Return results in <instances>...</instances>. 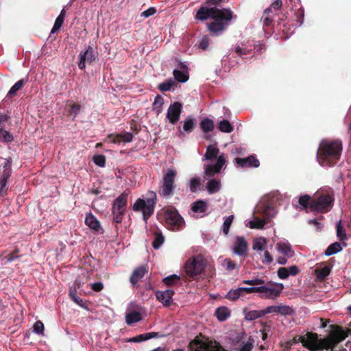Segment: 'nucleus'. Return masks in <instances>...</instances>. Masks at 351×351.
I'll return each mask as SVG.
<instances>
[{"label":"nucleus","mask_w":351,"mask_h":351,"mask_svg":"<svg viewBox=\"0 0 351 351\" xmlns=\"http://www.w3.org/2000/svg\"><path fill=\"white\" fill-rule=\"evenodd\" d=\"M214 159H216V162L204 165V173L207 177H213L216 174L220 173L222 168L226 164L225 154L220 152L219 149L216 145H209L206 147V151L202 158V160L212 161Z\"/></svg>","instance_id":"7ed1b4c3"},{"label":"nucleus","mask_w":351,"mask_h":351,"mask_svg":"<svg viewBox=\"0 0 351 351\" xmlns=\"http://www.w3.org/2000/svg\"><path fill=\"white\" fill-rule=\"evenodd\" d=\"M342 144L339 141H322L317 151V158L322 167H331L339 159Z\"/></svg>","instance_id":"f03ea898"},{"label":"nucleus","mask_w":351,"mask_h":351,"mask_svg":"<svg viewBox=\"0 0 351 351\" xmlns=\"http://www.w3.org/2000/svg\"><path fill=\"white\" fill-rule=\"evenodd\" d=\"M142 318L141 313L139 311L134 310L125 315V322L129 325L141 321Z\"/></svg>","instance_id":"a878e982"},{"label":"nucleus","mask_w":351,"mask_h":351,"mask_svg":"<svg viewBox=\"0 0 351 351\" xmlns=\"http://www.w3.org/2000/svg\"><path fill=\"white\" fill-rule=\"evenodd\" d=\"M12 160L10 158H6L3 165V172L1 176L10 178L12 174Z\"/></svg>","instance_id":"72a5a7b5"},{"label":"nucleus","mask_w":351,"mask_h":351,"mask_svg":"<svg viewBox=\"0 0 351 351\" xmlns=\"http://www.w3.org/2000/svg\"><path fill=\"white\" fill-rule=\"evenodd\" d=\"M255 212L257 214L262 215L263 217H254L252 220L248 221L246 226L252 229H263L265 225L269 222L270 219L276 215L275 209L268 205L257 206Z\"/></svg>","instance_id":"39448f33"},{"label":"nucleus","mask_w":351,"mask_h":351,"mask_svg":"<svg viewBox=\"0 0 351 351\" xmlns=\"http://www.w3.org/2000/svg\"><path fill=\"white\" fill-rule=\"evenodd\" d=\"M173 75L177 81L182 83L186 82L189 79L188 73L183 72L181 70H173Z\"/></svg>","instance_id":"a18cd8bd"},{"label":"nucleus","mask_w":351,"mask_h":351,"mask_svg":"<svg viewBox=\"0 0 351 351\" xmlns=\"http://www.w3.org/2000/svg\"><path fill=\"white\" fill-rule=\"evenodd\" d=\"M180 280V276L176 274L167 276L164 278V282L167 285H171L178 282Z\"/></svg>","instance_id":"052dcab7"},{"label":"nucleus","mask_w":351,"mask_h":351,"mask_svg":"<svg viewBox=\"0 0 351 351\" xmlns=\"http://www.w3.org/2000/svg\"><path fill=\"white\" fill-rule=\"evenodd\" d=\"M200 128L204 132H208L214 129V122L208 118H204L200 122Z\"/></svg>","instance_id":"f704fd0d"},{"label":"nucleus","mask_w":351,"mask_h":351,"mask_svg":"<svg viewBox=\"0 0 351 351\" xmlns=\"http://www.w3.org/2000/svg\"><path fill=\"white\" fill-rule=\"evenodd\" d=\"M243 283L255 287L256 285H263L265 283V281L261 278H254V279H252V280H243Z\"/></svg>","instance_id":"13d9d810"},{"label":"nucleus","mask_w":351,"mask_h":351,"mask_svg":"<svg viewBox=\"0 0 351 351\" xmlns=\"http://www.w3.org/2000/svg\"><path fill=\"white\" fill-rule=\"evenodd\" d=\"M44 324L41 321H36L34 324V332L37 335H43Z\"/></svg>","instance_id":"6e6d98bb"},{"label":"nucleus","mask_w":351,"mask_h":351,"mask_svg":"<svg viewBox=\"0 0 351 351\" xmlns=\"http://www.w3.org/2000/svg\"><path fill=\"white\" fill-rule=\"evenodd\" d=\"M242 292L241 287H239L235 289H231L228 291V293L226 294V298L230 300H236L238 298H239L241 296H242Z\"/></svg>","instance_id":"a19ab883"},{"label":"nucleus","mask_w":351,"mask_h":351,"mask_svg":"<svg viewBox=\"0 0 351 351\" xmlns=\"http://www.w3.org/2000/svg\"><path fill=\"white\" fill-rule=\"evenodd\" d=\"M10 178L0 176V198L4 197L8 193V180Z\"/></svg>","instance_id":"e433bc0d"},{"label":"nucleus","mask_w":351,"mask_h":351,"mask_svg":"<svg viewBox=\"0 0 351 351\" xmlns=\"http://www.w3.org/2000/svg\"><path fill=\"white\" fill-rule=\"evenodd\" d=\"M176 173L177 172L173 168H169L164 172L160 189L159 191L160 195L164 197H168L173 195L175 189L174 180Z\"/></svg>","instance_id":"6e6552de"},{"label":"nucleus","mask_w":351,"mask_h":351,"mask_svg":"<svg viewBox=\"0 0 351 351\" xmlns=\"http://www.w3.org/2000/svg\"><path fill=\"white\" fill-rule=\"evenodd\" d=\"M343 338V332L339 330L331 333L326 339H319L317 334L308 332L302 336H295L291 341L292 346L300 342L311 351L332 350L337 343Z\"/></svg>","instance_id":"f257e3e1"},{"label":"nucleus","mask_w":351,"mask_h":351,"mask_svg":"<svg viewBox=\"0 0 351 351\" xmlns=\"http://www.w3.org/2000/svg\"><path fill=\"white\" fill-rule=\"evenodd\" d=\"M176 69L174 70H181L183 72L188 73V65L186 62H181L178 60H176Z\"/></svg>","instance_id":"680f3d73"},{"label":"nucleus","mask_w":351,"mask_h":351,"mask_svg":"<svg viewBox=\"0 0 351 351\" xmlns=\"http://www.w3.org/2000/svg\"><path fill=\"white\" fill-rule=\"evenodd\" d=\"M330 272V268L328 266H324L315 270L316 276L318 279H324Z\"/></svg>","instance_id":"c03bdc74"},{"label":"nucleus","mask_w":351,"mask_h":351,"mask_svg":"<svg viewBox=\"0 0 351 351\" xmlns=\"http://www.w3.org/2000/svg\"><path fill=\"white\" fill-rule=\"evenodd\" d=\"M173 84V82L172 80H169L167 82H162L158 85V88L161 91H168L169 90Z\"/></svg>","instance_id":"4d7b16f0"},{"label":"nucleus","mask_w":351,"mask_h":351,"mask_svg":"<svg viewBox=\"0 0 351 351\" xmlns=\"http://www.w3.org/2000/svg\"><path fill=\"white\" fill-rule=\"evenodd\" d=\"M128 194L125 193H121L114 199L112 207V214L115 223H121L126 210Z\"/></svg>","instance_id":"1a4fd4ad"},{"label":"nucleus","mask_w":351,"mask_h":351,"mask_svg":"<svg viewBox=\"0 0 351 351\" xmlns=\"http://www.w3.org/2000/svg\"><path fill=\"white\" fill-rule=\"evenodd\" d=\"M173 291L171 289H167L162 291H157L156 296L157 299L165 306H169L172 302V297Z\"/></svg>","instance_id":"412c9836"},{"label":"nucleus","mask_w":351,"mask_h":351,"mask_svg":"<svg viewBox=\"0 0 351 351\" xmlns=\"http://www.w3.org/2000/svg\"><path fill=\"white\" fill-rule=\"evenodd\" d=\"M147 269L144 266L136 268L132 273L130 277V282L134 285H136L146 274Z\"/></svg>","instance_id":"b1692460"},{"label":"nucleus","mask_w":351,"mask_h":351,"mask_svg":"<svg viewBox=\"0 0 351 351\" xmlns=\"http://www.w3.org/2000/svg\"><path fill=\"white\" fill-rule=\"evenodd\" d=\"M336 232L337 238L344 243L347 239V234L345 228L342 226L341 220H339L336 224ZM343 246H346V244L343 243Z\"/></svg>","instance_id":"c756f323"},{"label":"nucleus","mask_w":351,"mask_h":351,"mask_svg":"<svg viewBox=\"0 0 351 351\" xmlns=\"http://www.w3.org/2000/svg\"><path fill=\"white\" fill-rule=\"evenodd\" d=\"M195 124H196L195 119L191 115L188 116L184 121L183 130L185 132L189 133L193 130Z\"/></svg>","instance_id":"2f4dec72"},{"label":"nucleus","mask_w":351,"mask_h":351,"mask_svg":"<svg viewBox=\"0 0 351 351\" xmlns=\"http://www.w3.org/2000/svg\"><path fill=\"white\" fill-rule=\"evenodd\" d=\"M265 315L263 311H250L245 313V317L246 319L252 321L258 319Z\"/></svg>","instance_id":"37998d69"},{"label":"nucleus","mask_w":351,"mask_h":351,"mask_svg":"<svg viewBox=\"0 0 351 351\" xmlns=\"http://www.w3.org/2000/svg\"><path fill=\"white\" fill-rule=\"evenodd\" d=\"M156 10L154 7H150L147 10L143 11L141 16L144 18H148L151 16H153L154 14H156Z\"/></svg>","instance_id":"0e129e2a"},{"label":"nucleus","mask_w":351,"mask_h":351,"mask_svg":"<svg viewBox=\"0 0 351 351\" xmlns=\"http://www.w3.org/2000/svg\"><path fill=\"white\" fill-rule=\"evenodd\" d=\"M258 255L263 264L269 265L273 262V256L267 249L262 254H258Z\"/></svg>","instance_id":"79ce46f5"},{"label":"nucleus","mask_w":351,"mask_h":351,"mask_svg":"<svg viewBox=\"0 0 351 351\" xmlns=\"http://www.w3.org/2000/svg\"><path fill=\"white\" fill-rule=\"evenodd\" d=\"M311 197L308 195H302L299 197L298 203L302 206V208H307L311 204Z\"/></svg>","instance_id":"3c124183"},{"label":"nucleus","mask_w":351,"mask_h":351,"mask_svg":"<svg viewBox=\"0 0 351 351\" xmlns=\"http://www.w3.org/2000/svg\"><path fill=\"white\" fill-rule=\"evenodd\" d=\"M273 19L274 14L271 8H267L264 10L263 15L261 21L263 26H268L271 23Z\"/></svg>","instance_id":"c85d7f7f"},{"label":"nucleus","mask_w":351,"mask_h":351,"mask_svg":"<svg viewBox=\"0 0 351 351\" xmlns=\"http://www.w3.org/2000/svg\"><path fill=\"white\" fill-rule=\"evenodd\" d=\"M163 104H164L163 98L160 95H157L155 97L154 101L153 104V109L156 112L157 114H160L162 112Z\"/></svg>","instance_id":"4c0bfd02"},{"label":"nucleus","mask_w":351,"mask_h":351,"mask_svg":"<svg viewBox=\"0 0 351 351\" xmlns=\"http://www.w3.org/2000/svg\"><path fill=\"white\" fill-rule=\"evenodd\" d=\"M218 128L222 132L230 133L233 130V126L229 121L223 119L219 123Z\"/></svg>","instance_id":"c9c22d12"},{"label":"nucleus","mask_w":351,"mask_h":351,"mask_svg":"<svg viewBox=\"0 0 351 351\" xmlns=\"http://www.w3.org/2000/svg\"><path fill=\"white\" fill-rule=\"evenodd\" d=\"M293 309L289 306L287 305H278V313L283 315H290L293 313Z\"/></svg>","instance_id":"de8ad7c7"},{"label":"nucleus","mask_w":351,"mask_h":351,"mask_svg":"<svg viewBox=\"0 0 351 351\" xmlns=\"http://www.w3.org/2000/svg\"><path fill=\"white\" fill-rule=\"evenodd\" d=\"M234 219V215H231L230 216L224 217V221L222 224L221 228L223 233L224 235H228L229 232L230 228L232 223Z\"/></svg>","instance_id":"58836bf2"},{"label":"nucleus","mask_w":351,"mask_h":351,"mask_svg":"<svg viewBox=\"0 0 351 351\" xmlns=\"http://www.w3.org/2000/svg\"><path fill=\"white\" fill-rule=\"evenodd\" d=\"M276 251L282 254L277 258V263L281 265H286L287 260L295 256V252L291 243L286 239L278 241L276 245Z\"/></svg>","instance_id":"9b49d317"},{"label":"nucleus","mask_w":351,"mask_h":351,"mask_svg":"<svg viewBox=\"0 0 351 351\" xmlns=\"http://www.w3.org/2000/svg\"><path fill=\"white\" fill-rule=\"evenodd\" d=\"M267 245V240L263 237H259L254 239L252 244V250L255 251L257 254H262L266 250Z\"/></svg>","instance_id":"4be33fe9"},{"label":"nucleus","mask_w":351,"mask_h":351,"mask_svg":"<svg viewBox=\"0 0 351 351\" xmlns=\"http://www.w3.org/2000/svg\"><path fill=\"white\" fill-rule=\"evenodd\" d=\"M333 198L330 195H324L311 201L310 210L321 213L328 212L332 206Z\"/></svg>","instance_id":"ddd939ff"},{"label":"nucleus","mask_w":351,"mask_h":351,"mask_svg":"<svg viewBox=\"0 0 351 351\" xmlns=\"http://www.w3.org/2000/svg\"><path fill=\"white\" fill-rule=\"evenodd\" d=\"M64 19L62 18V16H58L54 23L53 27L52 29L51 30V34L56 33L57 31H58L60 27H62Z\"/></svg>","instance_id":"864d4df0"},{"label":"nucleus","mask_w":351,"mask_h":351,"mask_svg":"<svg viewBox=\"0 0 351 351\" xmlns=\"http://www.w3.org/2000/svg\"><path fill=\"white\" fill-rule=\"evenodd\" d=\"M191 209L194 213L203 215L206 210V203L203 200H197L191 204Z\"/></svg>","instance_id":"bb28decb"},{"label":"nucleus","mask_w":351,"mask_h":351,"mask_svg":"<svg viewBox=\"0 0 351 351\" xmlns=\"http://www.w3.org/2000/svg\"><path fill=\"white\" fill-rule=\"evenodd\" d=\"M93 160V162L98 167H104L106 165V157L102 154L94 156Z\"/></svg>","instance_id":"603ef678"},{"label":"nucleus","mask_w":351,"mask_h":351,"mask_svg":"<svg viewBox=\"0 0 351 351\" xmlns=\"http://www.w3.org/2000/svg\"><path fill=\"white\" fill-rule=\"evenodd\" d=\"M165 218L168 228L172 230H179L184 227V219L175 209H167L165 212Z\"/></svg>","instance_id":"f8f14e48"},{"label":"nucleus","mask_w":351,"mask_h":351,"mask_svg":"<svg viewBox=\"0 0 351 351\" xmlns=\"http://www.w3.org/2000/svg\"><path fill=\"white\" fill-rule=\"evenodd\" d=\"M278 276L281 279H286L289 276V274H288V268L287 267H280L278 270Z\"/></svg>","instance_id":"69168bd1"},{"label":"nucleus","mask_w":351,"mask_h":351,"mask_svg":"<svg viewBox=\"0 0 351 351\" xmlns=\"http://www.w3.org/2000/svg\"><path fill=\"white\" fill-rule=\"evenodd\" d=\"M85 223L90 228L96 232H99L101 229L100 223L91 213H88L86 215Z\"/></svg>","instance_id":"5701e85b"},{"label":"nucleus","mask_w":351,"mask_h":351,"mask_svg":"<svg viewBox=\"0 0 351 351\" xmlns=\"http://www.w3.org/2000/svg\"><path fill=\"white\" fill-rule=\"evenodd\" d=\"M16 258H18V256L14 254H10V255H9L8 256H5V257H0V258L1 259L2 264H4V265H6V264L13 261Z\"/></svg>","instance_id":"774afa93"},{"label":"nucleus","mask_w":351,"mask_h":351,"mask_svg":"<svg viewBox=\"0 0 351 351\" xmlns=\"http://www.w3.org/2000/svg\"><path fill=\"white\" fill-rule=\"evenodd\" d=\"M200 178L199 177H194L190 180L189 189L192 193L197 192L199 188Z\"/></svg>","instance_id":"49530a36"},{"label":"nucleus","mask_w":351,"mask_h":351,"mask_svg":"<svg viewBox=\"0 0 351 351\" xmlns=\"http://www.w3.org/2000/svg\"><path fill=\"white\" fill-rule=\"evenodd\" d=\"M307 222L309 225L313 226L317 231H320L324 227L323 223L318 219H309Z\"/></svg>","instance_id":"bf43d9fd"},{"label":"nucleus","mask_w":351,"mask_h":351,"mask_svg":"<svg viewBox=\"0 0 351 351\" xmlns=\"http://www.w3.org/2000/svg\"><path fill=\"white\" fill-rule=\"evenodd\" d=\"M254 344V340L249 337L246 340H243L241 341L239 348L238 351H252Z\"/></svg>","instance_id":"473e14b6"},{"label":"nucleus","mask_w":351,"mask_h":351,"mask_svg":"<svg viewBox=\"0 0 351 351\" xmlns=\"http://www.w3.org/2000/svg\"><path fill=\"white\" fill-rule=\"evenodd\" d=\"M97 51L91 46H88L84 51L80 52L79 55L78 67L83 70L86 64H91L97 58Z\"/></svg>","instance_id":"2eb2a0df"},{"label":"nucleus","mask_w":351,"mask_h":351,"mask_svg":"<svg viewBox=\"0 0 351 351\" xmlns=\"http://www.w3.org/2000/svg\"><path fill=\"white\" fill-rule=\"evenodd\" d=\"M223 267L227 271H232L235 269V264L230 258H225L222 262Z\"/></svg>","instance_id":"5fc2aeb1"},{"label":"nucleus","mask_w":351,"mask_h":351,"mask_svg":"<svg viewBox=\"0 0 351 351\" xmlns=\"http://www.w3.org/2000/svg\"><path fill=\"white\" fill-rule=\"evenodd\" d=\"M206 265V260L202 255H196L189 258L184 265V270L190 277L199 275Z\"/></svg>","instance_id":"0eeeda50"},{"label":"nucleus","mask_w":351,"mask_h":351,"mask_svg":"<svg viewBox=\"0 0 351 351\" xmlns=\"http://www.w3.org/2000/svg\"><path fill=\"white\" fill-rule=\"evenodd\" d=\"M218 12L213 17V21L208 25V29L215 35L221 33L232 17L230 10L219 9Z\"/></svg>","instance_id":"423d86ee"},{"label":"nucleus","mask_w":351,"mask_h":351,"mask_svg":"<svg viewBox=\"0 0 351 351\" xmlns=\"http://www.w3.org/2000/svg\"><path fill=\"white\" fill-rule=\"evenodd\" d=\"M164 241V237L160 233H156L152 243L153 247L156 250H158L163 244Z\"/></svg>","instance_id":"09e8293b"},{"label":"nucleus","mask_w":351,"mask_h":351,"mask_svg":"<svg viewBox=\"0 0 351 351\" xmlns=\"http://www.w3.org/2000/svg\"><path fill=\"white\" fill-rule=\"evenodd\" d=\"M209 45V39L207 36H204L199 42V47L202 50L205 51L208 49Z\"/></svg>","instance_id":"e2e57ef3"},{"label":"nucleus","mask_w":351,"mask_h":351,"mask_svg":"<svg viewBox=\"0 0 351 351\" xmlns=\"http://www.w3.org/2000/svg\"><path fill=\"white\" fill-rule=\"evenodd\" d=\"M13 140V136L8 131L0 128V142L8 143Z\"/></svg>","instance_id":"ea45409f"},{"label":"nucleus","mask_w":351,"mask_h":351,"mask_svg":"<svg viewBox=\"0 0 351 351\" xmlns=\"http://www.w3.org/2000/svg\"><path fill=\"white\" fill-rule=\"evenodd\" d=\"M25 82V80L22 79L16 82L10 89L8 94L10 95H14L17 91H19L23 87Z\"/></svg>","instance_id":"8fccbe9b"},{"label":"nucleus","mask_w":351,"mask_h":351,"mask_svg":"<svg viewBox=\"0 0 351 351\" xmlns=\"http://www.w3.org/2000/svg\"><path fill=\"white\" fill-rule=\"evenodd\" d=\"M215 315L220 322H223L230 317V311L227 307L221 306L216 309Z\"/></svg>","instance_id":"cd10ccee"},{"label":"nucleus","mask_w":351,"mask_h":351,"mask_svg":"<svg viewBox=\"0 0 351 351\" xmlns=\"http://www.w3.org/2000/svg\"><path fill=\"white\" fill-rule=\"evenodd\" d=\"M157 195L154 191H149L145 199L138 198L132 206L135 212L141 211L143 214V220L147 222V219L154 212L156 204Z\"/></svg>","instance_id":"20e7f679"},{"label":"nucleus","mask_w":351,"mask_h":351,"mask_svg":"<svg viewBox=\"0 0 351 351\" xmlns=\"http://www.w3.org/2000/svg\"><path fill=\"white\" fill-rule=\"evenodd\" d=\"M243 295L252 293H258V287H241Z\"/></svg>","instance_id":"338daca9"},{"label":"nucleus","mask_w":351,"mask_h":351,"mask_svg":"<svg viewBox=\"0 0 351 351\" xmlns=\"http://www.w3.org/2000/svg\"><path fill=\"white\" fill-rule=\"evenodd\" d=\"M182 109V105L180 102H174L169 106L166 118L172 125H175L180 119Z\"/></svg>","instance_id":"dca6fc26"},{"label":"nucleus","mask_w":351,"mask_h":351,"mask_svg":"<svg viewBox=\"0 0 351 351\" xmlns=\"http://www.w3.org/2000/svg\"><path fill=\"white\" fill-rule=\"evenodd\" d=\"M190 349L193 351H226L216 341L196 339L190 343Z\"/></svg>","instance_id":"9d476101"},{"label":"nucleus","mask_w":351,"mask_h":351,"mask_svg":"<svg viewBox=\"0 0 351 351\" xmlns=\"http://www.w3.org/2000/svg\"><path fill=\"white\" fill-rule=\"evenodd\" d=\"M133 139V134L130 132H125L117 135L110 134L106 138V142L119 144L121 142L130 143Z\"/></svg>","instance_id":"a211bd4d"},{"label":"nucleus","mask_w":351,"mask_h":351,"mask_svg":"<svg viewBox=\"0 0 351 351\" xmlns=\"http://www.w3.org/2000/svg\"><path fill=\"white\" fill-rule=\"evenodd\" d=\"M342 250V247L341 244L338 242H335L330 245L326 251L324 252V254L327 256L335 254Z\"/></svg>","instance_id":"7c9ffc66"},{"label":"nucleus","mask_w":351,"mask_h":351,"mask_svg":"<svg viewBox=\"0 0 351 351\" xmlns=\"http://www.w3.org/2000/svg\"><path fill=\"white\" fill-rule=\"evenodd\" d=\"M247 250V243L245 239L243 237H236L234 244L232 247L234 254L239 256H244L246 255Z\"/></svg>","instance_id":"f3484780"},{"label":"nucleus","mask_w":351,"mask_h":351,"mask_svg":"<svg viewBox=\"0 0 351 351\" xmlns=\"http://www.w3.org/2000/svg\"><path fill=\"white\" fill-rule=\"evenodd\" d=\"M283 288L282 283L267 284L259 286L258 293H262L261 297L274 300L280 295Z\"/></svg>","instance_id":"4468645a"},{"label":"nucleus","mask_w":351,"mask_h":351,"mask_svg":"<svg viewBox=\"0 0 351 351\" xmlns=\"http://www.w3.org/2000/svg\"><path fill=\"white\" fill-rule=\"evenodd\" d=\"M235 162L242 168H256L260 165L258 160L254 156H250L247 158H236Z\"/></svg>","instance_id":"6ab92c4d"},{"label":"nucleus","mask_w":351,"mask_h":351,"mask_svg":"<svg viewBox=\"0 0 351 351\" xmlns=\"http://www.w3.org/2000/svg\"><path fill=\"white\" fill-rule=\"evenodd\" d=\"M206 189L209 194L217 193L221 189L220 180L215 178L208 180L206 184Z\"/></svg>","instance_id":"393cba45"},{"label":"nucleus","mask_w":351,"mask_h":351,"mask_svg":"<svg viewBox=\"0 0 351 351\" xmlns=\"http://www.w3.org/2000/svg\"><path fill=\"white\" fill-rule=\"evenodd\" d=\"M219 9L216 8L202 7L197 12L196 19L204 21L209 18L213 19L214 16L217 14Z\"/></svg>","instance_id":"aec40b11"}]
</instances>
